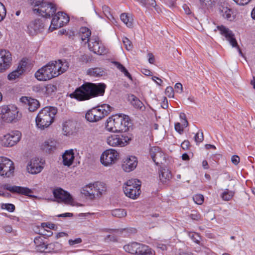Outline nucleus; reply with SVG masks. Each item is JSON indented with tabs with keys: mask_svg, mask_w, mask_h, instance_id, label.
<instances>
[{
	"mask_svg": "<svg viewBox=\"0 0 255 255\" xmlns=\"http://www.w3.org/2000/svg\"><path fill=\"white\" fill-rule=\"evenodd\" d=\"M43 162L41 159L37 157L31 158L26 165V171L31 174H37L43 169Z\"/></svg>",
	"mask_w": 255,
	"mask_h": 255,
	"instance_id": "nucleus-14",
	"label": "nucleus"
},
{
	"mask_svg": "<svg viewBox=\"0 0 255 255\" xmlns=\"http://www.w3.org/2000/svg\"><path fill=\"white\" fill-rule=\"evenodd\" d=\"M113 109L108 104L98 105L89 110L86 114L85 118L90 122H96L109 115Z\"/></svg>",
	"mask_w": 255,
	"mask_h": 255,
	"instance_id": "nucleus-4",
	"label": "nucleus"
},
{
	"mask_svg": "<svg viewBox=\"0 0 255 255\" xmlns=\"http://www.w3.org/2000/svg\"><path fill=\"white\" fill-rule=\"evenodd\" d=\"M137 243H132L128 245H126L124 247V249L126 252L131 254H136Z\"/></svg>",
	"mask_w": 255,
	"mask_h": 255,
	"instance_id": "nucleus-41",
	"label": "nucleus"
},
{
	"mask_svg": "<svg viewBox=\"0 0 255 255\" xmlns=\"http://www.w3.org/2000/svg\"><path fill=\"white\" fill-rule=\"evenodd\" d=\"M112 215L114 217L122 218L127 215V212L123 209H116L112 211Z\"/></svg>",
	"mask_w": 255,
	"mask_h": 255,
	"instance_id": "nucleus-43",
	"label": "nucleus"
},
{
	"mask_svg": "<svg viewBox=\"0 0 255 255\" xmlns=\"http://www.w3.org/2000/svg\"><path fill=\"white\" fill-rule=\"evenodd\" d=\"M20 101L27 105L28 110L30 112H34L39 107V102L36 100L27 97H22L20 98Z\"/></svg>",
	"mask_w": 255,
	"mask_h": 255,
	"instance_id": "nucleus-28",
	"label": "nucleus"
},
{
	"mask_svg": "<svg viewBox=\"0 0 255 255\" xmlns=\"http://www.w3.org/2000/svg\"><path fill=\"white\" fill-rule=\"evenodd\" d=\"M56 10L55 5L51 2H46L41 4L38 8H34L33 11L40 14L42 16L49 17L53 15Z\"/></svg>",
	"mask_w": 255,
	"mask_h": 255,
	"instance_id": "nucleus-17",
	"label": "nucleus"
},
{
	"mask_svg": "<svg viewBox=\"0 0 255 255\" xmlns=\"http://www.w3.org/2000/svg\"><path fill=\"white\" fill-rule=\"evenodd\" d=\"M75 128V124L72 120H67L63 123L62 129L65 135L72 134Z\"/></svg>",
	"mask_w": 255,
	"mask_h": 255,
	"instance_id": "nucleus-30",
	"label": "nucleus"
},
{
	"mask_svg": "<svg viewBox=\"0 0 255 255\" xmlns=\"http://www.w3.org/2000/svg\"><path fill=\"white\" fill-rule=\"evenodd\" d=\"M174 88L178 93H181L183 91L182 85L180 83H176Z\"/></svg>",
	"mask_w": 255,
	"mask_h": 255,
	"instance_id": "nucleus-62",
	"label": "nucleus"
},
{
	"mask_svg": "<svg viewBox=\"0 0 255 255\" xmlns=\"http://www.w3.org/2000/svg\"><path fill=\"white\" fill-rule=\"evenodd\" d=\"M152 159L156 165L161 163L163 161L165 160V156L164 153L162 151L161 148L154 156Z\"/></svg>",
	"mask_w": 255,
	"mask_h": 255,
	"instance_id": "nucleus-40",
	"label": "nucleus"
},
{
	"mask_svg": "<svg viewBox=\"0 0 255 255\" xmlns=\"http://www.w3.org/2000/svg\"><path fill=\"white\" fill-rule=\"evenodd\" d=\"M123 190L127 197L132 199H136L140 194V181L136 179L128 180L124 184Z\"/></svg>",
	"mask_w": 255,
	"mask_h": 255,
	"instance_id": "nucleus-6",
	"label": "nucleus"
},
{
	"mask_svg": "<svg viewBox=\"0 0 255 255\" xmlns=\"http://www.w3.org/2000/svg\"><path fill=\"white\" fill-rule=\"evenodd\" d=\"M193 200L198 205H201L204 202V196L201 194H196L193 197Z\"/></svg>",
	"mask_w": 255,
	"mask_h": 255,
	"instance_id": "nucleus-49",
	"label": "nucleus"
},
{
	"mask_svg": "<svg viewBox=\"0 0 255 255\" xmlns=\"http://www.w3.org/2000/svg\"><path fill=\"white\" fill-rule=\"evenodd\" d=\"M33 91L37 94L44 95V86L36 85L33 87Z\"/></svg>",
	"mask_w": 255,
	"mask_h": 255,
	"instance_id": "nucleus-47",
	"label": "nucleus"
},
{
	"mask_svg": "<svg viewBox=\"0 0 255 255\" xmlns=\"http://www.w3.org/2000/svg\"><path fill=\"white\" fill-rule=\"evenodd\" d=\"M3 189L10 191L11 193H16L19 194L29 196L32 193L31 189L27 187L11 186L8 184H5L2 185Z\"/></svg>",
	"mask_w": 255,
	"mask_h": 255,
	"instance_id": "nucleus-23",
	"label": "nucleus"
},
{
	"mask_svg": "<svg viewBox=\"0 0 255 255\" xmlns=\"http://www.w3.org/2000/svg\"><path fill=\"white\" fill-rule=\"evenodd\" d=\"M15 166L13 162L10 159L0 157V175L10 178L14 176Z\"/></svg>",
	"mask_w": 255,
	"mask_h": 255,
	"instance_id": "nucleus-8",
	"label": "nucleus"
},
{
	"mask_svg": "<svg viewBox=\"0 0 255 255\" xmlns=\"http://www.w3.org/2000/svg\"><path fill=\"white\" fill-rule=\"evenodd\" d=\"M160 149L159 147L157 146H153L151 147L149 150V154L150 155L151 158H152L156 154V153L159 151V150Z\"/></svg>",
	"mask_w": 255,
	"mask_h": 255,
	"instance_id": "nucleus-56",
	"label": "nucleus"
},
{
	"mask_svg": "<svg viewBox=\"0 0 255 255\" xmlns=\"http://www.w3.org/2000/svg\"><path fill=\"white\" fill-rule=\"evenodd\" d=\"M1 208L10 212H13L15 209L14 205L9 203L2 204Z\"/></svg>",
	"mask_w": 255,
	"mask_h": 255,
	"instance_id": "nucleus-52",
	"label": "nucleus"
},
{
	"mask_svg": "<svg viewBox=\"0 0 255 255\" xmlns=\"http://www.w3.org/2000/svg\"><path fill=\"white\" fill-rule=\"evenodd\" d=\"M217 30L219 31L220 33L225 37L226 39L229 41L233 47H238V43L235 35L232 30L223 25L217 26L215 29V31Z\"/></svg>",
	"mask_w": 255,
	"mask_h": 255,
	"instance_id": "nucleus-18",
	"label": "nucleus"
},
{
	"mask_svg": "<svg viewBox=\"0 0 255 255\" xmlns=\"http://www.w3.org/2000/svg\"><path fill=\"white\" fill-rule=\"evenodd\" d=\"M106 184L102 182L96 181L83 186L80 189V193L86 198L94 200L100 198L106 193Z\"/></svg>",
	"mask_w": 255,
	"mask_h": 255,
	"instance_id": "nucleus-2",
	"label": "nucleus"
},
{
	"mask_svg": "<svg viewBox=\"0 0 255 255\" xmlns=\"http://www.w3.org/2000/svg\"><path fill=\"white\" fill-rule=\"evenodd\" d=\"M189 237L191 238V239L196 243L199 244L200 237L199 234L196 233H190L189 234Z\"/></svg>",
	"mask_w": 255,
	"mask_h": 255,
	"instance_id": "nucleus-50",
	"label": "nucleus"
},
{
	"mask_svg": "<svg viewBox=\"0 0 255 255\" xmlns=\"http://www.w3.org/2000/svg\"><path fill=\"white\" fill-rule=\"evenodd\" d=\"M44 29V24L40 19H35L30 22L27 26V32L30 35H35L41 32Z\"/></svg>",
	"mask_w": 255,
	"mask_h": 255,
	"instance_id": "nucleus-21",
	"label": "nucleus"
},
{
	"mask_svg": "<svg viewBox=\"0 0 255 255\" xmlns=\"http://www.w3.org/2000/svg\"><path fill=\"white\" fill-rule=\"evenodd\" d=\"M102 10L105 16L109 20H111L113 18L112 15L111 14L110 8L109 6L104 5L102 6Z\"/></svg>",
	"mask_w": 255,
	"mask_h": 255,
	"instance_id": "nucleus-46",
	"label": "nucleus"
},
{
	"mask_svg": "<svg viewBox=\"0 0 255 255\" xmlns=\"http://www.w3.org/2000/svg\"><path fill=\"white\" fill-rule=\"evenodd\" d=\"M87 72L88 75L94 77H101L106 74L105 69L99 67L90 68L88 70Z\"/></svg>",
	"mask_w": 255,
	"mask_h": 255,
	"instance_id": "nucleus-36",
	"label": "nucleus"
},
{
	"mask_svg": "<svg viewBox=\"0 0 255 255\" xmlns=\"http://www.w3.org/2000/svg\"><path fill=\"white\" fill-rule=\"evenodd\" d=\"M82 242L80 238H77L74 239H70L68 240L69 245L70 246H75L77 244H81Z\"/></svg>",
	"mask_w": 255,
	"mask_h": 255,
	"instance_id": "nucleus-53",
	"label": "nucleus"
},
{
	"mask_svg": "<svg viewBox=\"0 0 255 255\" xmlns=\"http://www.w3.org/2000/svg\"><path fill=\"white\" fill-rule=\"evenodd\" d=\"M217 10L221 15L227 20L232 21L234 19L232 10L228 7L227 3H221L218 4Z\"/></svg>",
	"mask_w": 255,
	"mask_h": 255,
	"instance_id": "nucleus-24",
	"label": "nucleus"
},
{
	"mask_svg": "<svg viewBox=\"0 0 255 255\" xmlns=\"http://www.w3.org/2000/svg\"><path fill=\"white\" fill-rule=\"evenodd\" d=\"M21 133L18 130H12L0 137V144L5 147H10L16 145L21 138Z\"/></svg>",
	"mask_w": 255,
	"mask_h": 255,
	"instance_id": "nucleus-7",
	"label": "nucleus"
},
{
	"mask_svg": "<svg viewBox=\"0 0 255 255\" xmlns=\"http://www.w3.org/2000/svg\"><path fill=\"white\" fill-rule=\"evenodd\" d=\"M41 227L44 229L47 228L49 229H52L54 228L55 225L51 223H41Z\"/></svg>",
	"mask_w": 255,
	"mask_h": 255,
	"instance_id": "nucleus-61",
	"label": "nucleus"
},
{
	"mask_svg": "<svg viewBox=\"0 0 255 255\" xmlns=\"http://www.w3.org/2000/svg\"><path fill=\"white\" fill-rule=\"evenodd\" d=\"M137 162V159L135 156H129L124 160L122 165V168L125 172H130L136 168Z\"/></svg>",
	"mask_w": 255,
	"mask_h": 255,
	"instance_id": "nucleus-25",
	"label": "nucleus"
},
{
	"mask_svg": "<svg viewBox=\"0 0 255 255\" xmlns=\"http://www.w3.org/2000/svg\"><path fill=\"white\" fill-rule=\"evenodd\" d=\"M160 181L163 184H168L172 177L171 171L166 167H161L158 171Z\"/></svg>",
	"mask_w": 255,
	"mask_h": 255,
	"instance_id": "nucleus-27",
	"label": "nucleus"
},
{
	"mask_svg": "<svg viewBox=\"0 0 255 255\" xmlns=\"http://www.w3.org/2000/svg\"><path fill=\"white\" fill-rule=\"evenodd\" d=\"M136 254L146 255L151 254L150 249L146 245L137 243Z\"/></svg>",
	"mask_w": 255,
	"mask_h": 255,
	"instance_id": "nucleus-39",
	"label": "nucleus"
},
{
	"mask_svg": "<svg viewBox=\"0 0 255 255\" xmlns=\"http://www.w3.org/2000/svg\"><path fill=\"white\" fill-rule=\"evenodd\" d=\"M116 120V115H113L108 118L106 125V128L107 130L112 132H118Z\"/></svg>",
	"mask_w": 255,
	"mask_h": 255,
	"instance_id": "nucleus-33",
	"label": "nucleus"
},
{
	"mask_svg": "<svg viewBox=\"0 0 255 255\" xmlns=\"http://www.w3.org/2000/svg\"><path fill=\"white\" fill-rule=\"evenodd\" d=\"M190 217L193 220L198 221L200 219V215L197 212H194L190 215Z\"/></svg>",
	"mask_w": 255,
	"mask_h": 255,
	"instance_id": "nucleus-59",
	"label": "nucleus"
},
{
	"mask_svg": "<svg viewBox=\"0 0 255 255\" xmlns=\"http://www.w3.org/2000/svg\"><path fill=\"white\" fill-rule=\"evenodd\" d=\"M234 195V192L230 191L228 189L225 190V191L222 194L221 197L223 200L229 201L230 200Z\"/></svg>",
	"mask_w": 255,
	"mask_h": 255,
	"instance_id": "nucleus-44",
	"label": "nucleus"
},
{
	"mask_svg": "<svg viewBox=\"0 0 255 255\" xmlns=\"http://www.w3.org/2000/svg\"><path fill=\"white\" fill-rule=\"evenodd\" d=\"M156 6V3L155 0H145V5H143V6L149 8L151 7H155Z\"/></svg>",
	"mask_w": 255,
	"mask_h": 255,
	"instance_id": "nucleus-51",
	"label": "nucleus"
},
{
	"mask_svg": "<svg viewBox=\"0 0 255 255\" xmlns=\"http://www.w3.org/2000/svg\"><path fill=\"white\" fill-rule=\"evenodd\" d=\"M218 0H199L198 7L204 13H207L218 3Z\"/></svg>",
	"mask_w": 255,
	"mask_h": 255,
	"instance_id": "nucleus-26",
	"label": "nucleus"
},
{
	"mask_svg": "<svg viewBox=\"0 0 255 255\" xmlns=\"http://www.w3.org/2000/svg\"><path fill=\"white\" fill-rule=\"evenodd\" d=\"M5 15V8L3 4L0 2V21L3 19Z\"/></svg>",
	"mask_w": 255,
	"mask_h": 255,
	"instance_id": "nucleus-54",
	"label": "nucleus"
},
{
	"mask_svg": "<svg viewBox=\"0 0 255 255\" xmlns=\"http://www.w3.org/2000/svg\"><path fill=\"white\" fill-rule=\"evenodd\" d=\"M63 163L64 165L70 166L73 162L74 154L73 149L66 150L62 156Z\"/></svg>",
	"mask_w": 255,
	"mask_h": 255,
	"instance_id": "nucleus-29",
	"label": "nucleus"
},
{
	"mask_svg": "<svg viewBox=\"0 0 255 255\" xmlns=\"http://www.w3.org/2000/svg\"><path fill=\"white\" fill-rule=\"evenodd\" d=\"M70 97L80 101L91 99L90 92L87 89V84H84L81 87L76 89L74 92L70 94Z\"/></svg>",
	"mask_w": 255,
	"mask_h": 255,
	"instance_id": "nucleus-19",
	"label": "nucleus"
},
{
	"mask_svg": "<svg viewBox=\"0 0 255 255\" xmlns=\"http://www.w3.org/2000/svg\"><path fill=\"white\" fill-rule=\"evenodd\" d=\"M128 101L134 108L142 111L144 110L145 107L143 104L134 95H131L129 96Z\"/></svg>",
	"mask_w": 255,
	"mask_h": 255,
	"instance_id": "nucleus-34",
	"label": "nucleus"
},
{
	"mask_svg": "<svg viewBox=\"0 0 255 255\" xmlns=\"http://www.w3.org/2000/svg\"><path fill=\"white\" fill-rule=\"evenodd\" d=\"M87 89L90 92L91 98L95 97L102 96L104 95L106 85L103 83H87Z\"/></svg>",
	"mask_w": 255,
	"mask_h": 255,
	"instance_id": "nucleus-16",
	"label": "nucleus"
},
{
	"mask_svg": "<svg viewBox=\"0 0 255 255\" xmlns=\"http://www.w3.org/2000/svg\"><path fill=\"white\" fill-rule=\"evenodd\" d=\"M88 46L91 51L98 55H105L108 52V50L97 36L93 35L91 37Z\"/></svg>",
	"mask_w": 255,
	"mask_h": 255,
	"instance_id": "nucleus-10",
	"label": "nucleus"
},
{
	"mask_svg": "<svg viewBox=\"0 0 255 255\" xmlns=\"http://www.w3.org/2000/svg\"><path fill=\"white\" fill-rule=\"evenodd\" d=\"M27 62L25 60L22 59L19 62L16 69L10 72L7 75V79L12 81L19 78L24 72L27 66Z\"/></svg>",
	"mask_w": 255,
	"mask_h": 255,
	"instance_id": "nucleus-22",
	"label": "nucleus"
},
{
	"mask_svg": "<svg viewBox=\"0 0 255 255\" xmlns=\"http://www.w3.org/2000/svg\"><path fill=\"white\" fill-rule=\"evenodd\" d=\"M119 156V152L114 149L110 148L105 150L101 154V163L105 166H110L116 162Z\"/></svg>",
	"mask_w": 255,
	"mask_h": 255,
	"instance_id": "nucleus-11",
	"label": "nucleus"
},
{
	"mask_svg": "<svg viewBox=\"0 0 255 255\" xmlns=\"http://www.w3.org/2000/svg\"><path fill=\"white\" fill-rule=\"evenodd\" d=\"M130 138L122 134H111L107 137V144L113 147H124L129 143Z\"/></svg>",
	"mask_w": 255,
	"mask_h": 255,
	"instance_id": "nucleus-9",
	"label": "nucleus"
},
{
	"mask_svg": "<svg viewBox=\"0 0 255 255\" xmlns=\"http://www.w3.org/2000/svg\"><path fill=\"white\" fill-rule=\"evenodd\" d=\"M79 35L82 42L87 44L91 40V31L88 28L82 27L80 29Z\"/></svg>",
	"mask_w": 255,
	"mask_h": 255,
	"instance_id": "nucleus-31",
	"label": "nucleus"
},
{
	"mask_svg": "<svg viewBox=\"0 0 255 255\" xmlns=\"http://www.w3.org/2000/svg\"><path fill=\"white\" fill-rule=\"evenodd\" d=\"M182 148L184 150H187L190 146V142L188 140H184L181 145Z\"/></svg>",
	"mask_w": 255,
	"mask_h": 255,
	"instance_id": "nucleus-64",
	"label": "nucleus"
},
{
	"mask_svg": "<svg viewBox=\"0 0 255 255\" xmlns=\"http://www.w3.org/2000/svg\"><path fill=\"white\" fill-rule=\"evenodd\" d=\"M69 21L68 15L63 12H57L52 18L49 31L51 32L55 29L61 27Z\"/></svg>",
	"mask_w": 255,
	"mask_h": 255,
	"instance_id": "nucleus-12",
	"label": "nucleus"
},
{
	"mask_svg": "<svg viewBox=\"0 0 255 255\" xmlns=\"http://www.w3.org/2000/svg\"><path fill=\"white\" fill-rule=\"evenodd\" d=\"M57 90V87L53 84H47L44 86V95H50L53 93L56 92Z\"/></svg>",
	"mask_w": 255,
	"mask_h": 255,
	"instance_id": "nucleus-42",
	"label": "nucleus"
},
{
	"mask_svg": "<svg viewBox=\"0 0 255 255\" xmlns=\"http://www.w3.org/2000/svg\"><path fill=\"white\" fill-rule=\"evenodd\" d=\"M61 245L58 242L47 245L46 252L58 253L61 251Z\"/></svg>",
	"mask_w": 255,
	"mask_h": 255,
	"instance_id": "nucleus-37",
	"label": "nucleus"
},
{
	"mask_svg": "<svg viewBox=\"0 0 255 255\" xmlns=\"http://www.w3.org/2000/svg\"><path fill=\"white\" fill-rule=\"evenodd\" d=\"M57 110L51 107L43 108L38 114L36 118V124L40 129L48 127L54 121Z\"/></svg>",
	"mask_w": 255,
	"mask_h": 255,
	"instance_id": "nucleus-3",
	"label": "nucleus"
},
{
	"mask_svg": "<svg viewBox=\"0 0 255 255\" xmlns=\"http://www.w3.org/2000/svg\"><path fill=\"white\" fill-rule=\"evenodd\" d=\"M21 118L16 107L3 106L0 108V119L4 123H15Z\"/></svg>",
	"mask_w": 255,
	"mask_h": 255,
	"instance_id": "nucleus-5",
	"label": "nucleus"
},
{
	"mask_svg": "<svg viewBox=\"0 0 255 255\" xmlns=\"http://www.w3.org/2000/svg\"><path fill=\"white\" fill-rule=\"evenodd\" d=\"M35 249L39 252H44L46 250V246L44 239L42 237L37 236L34 239Z\"/></svg>",
	"mask_w": 255,
	"mask_h": 255,
	"instance_id": "nucleus-32",
	"label": "nucleus"
},
{
	"mask_svg": "<svg viewBox=\"0 0 255 255\" xmlns=\"http://www.w3.org/2000/svg\"><path fill=\"white\" fill-rule=\"evenodd\" d=\"M175 130L179 132V133H182L183 132L184 128L181 125V124L179 123H176L175 124Z\"/></svg>",
	"mask_w": 255,
	"mask_h": 255,
	"instance_id": "nucleus-57",
	"label": "nucleus"
},
{
	"mask_svg": "<svg viewBox=\"0 0 255 255\" xmlns=\"http://www.w3.org/2000/svg\"><path fill=\"white\" fill-rule=\"evenodd\" d=\"M112 63L114 65V66L119 71H120V72L124 74L125 76L127 77L130 80H132L131 75L123 65H122L121 63L117 61H114Z\"/></svg>",
	"mask_w": 255,
	"mask_h": 255,
	"instance_id": "nucleus-38",
	"label": "nucleus"
},
{
	"mask_svg": "<svg viewBox=\"0 0 255 255\" xmlns=\"http://www.w3.org/2000/svg\"><path fill=\"white\" fill-rule=\"evenodd\" d=\"M45 2H43V0H32V4L33 5L36 7L37 6L38 7H39L41 6V4L45 3Z\"/></svg>",
	"mask_w": 255,
	"mask_h": 255,
	"instance_id": "nucleus-63",
	"label": "nucleus"
},
{
	"mask_svg": "<svg viewBox=\"0 0 255 255\" xmlns=\"http://www.w3.org/2000/svg\"><path fill=\"white\" fill-rule=\"evenodd\" d=\"M116 126L118 132L127 131L130 126L129 117L125 115H116Z\"/></svg>",
	"mask_w": 255,
	"mask_h": 255,
	"instance_id": "nucleus-20",
	"label": "nucleus"
},
{
	"mask_svg": "<svg viewBox=\"0 0 255 255\" xmlns=\"http://www.w3.org/2000/svg\"><path fill=\"white\" fill-rule=\"evenodd\" d=\"M53 193L57 202L73 205V199L70 194L68 192L61 188H59L54 190Z\"/></svg>",
	"mask_w": 255,
	"mask_h": 255,
	"instance_id": "nucleus-13",
	"label": "nucleus"
},
{
	"mask_svg": "<svg viewBox=\"0 0 255 255\" xmlns=\"http://www.w3.org/2000/svg\"><path fill=\"white\" fill-rule=\"evenodd\" d=\"M121 20L129 28L133 26V17L130 13H123L120 15Z\"/></svg>",
	"mask_w": 255,
	"mask_h": 255,
	"instance_id": "nucleus-35",
	"label": "nucleus"
},
{
	"mask_svg": "<svg viewBox=\"0 0 255 255\" xmlns=\"http://www.w3.org/2000/svg\"><path fill=\"white\" fill-rule=\"evenodd\" d=\"M69 66L66 60L51 61L39 69L35 72V77L39 81L49 80L65 72Z\"/></svg>",
	"mask_w": 255,
	"mask_h": 255,
	"instance_id": "nucleus-1",
	"label": "nucleus"
},
{
	"mask_svg": "<svg viewBox=\"0 0 255 255\" xmlns=\"http://www.w3.org/2000/svg\"><path fill=\"white\" fill-rule=\"evenodd\" d=\"M165 93L166 95L169 98H173L174 97V90L171 86H168L166 88Z\"/></svg>",
	"mask_w": 255,
	"mask_h": 255,
	"instance_id": "nucleus-55",
	"label": "nucleus"
},
{
	"mask_svg": "<svg viewBox=\"0 0 255 255\" xmlns=\"http://www.w3.org/2000/svg\"><path fill=\"white\" fill-rule=\"evenodd\" d=\"M123 43L125 47V48L128 50L130 51L132 49V44L131 42L126 37H124L122 39Z\"/></svg>",
	"mask_w": 255,
	"mask_h": 255,
	"instance_id": "nucleus-45",
	"label": "nucleus"
},
{
	"mask_svg": "<svg viewBox=\"0 0 255 255\" xmlns=\"http://www.w3.org/2000/svg\"><path fill=\"white\" fill-rule=\"evenodd\" d=\"M204 139L203 133L202 130H199L194 136V140L198 144L202 142Z\"/></svg>",
	"mask_w": 255,
	"mask_h": 255,
	"instance_id": "nucleus-48",
	"label": "nucleus"
},
{
	"mask_svg": "<svg viewBox=\"0 0 255 255\" xmlns=\"http://www.w3.org/2000/svg\"><path fill=\"white\" fill-rule=\"evenodd\" d=\"M11 53L5 49H0V72L9 69L12 64Z\"/></svg>",
	"mask_w": 255,
	"mask_h": 255,
	"instance_id": "nucleus-15",
	"label": "nucleus"
},
{
	"mask_svg": "<svg viewBox=\"0 0 255 255\" xmlns=\"http://www.w3.org/2000/svg\"><path fill=\"white\" fill-rule=\"evenodd\" d=\"M231 161L234 164L237 165L239 163L240 159L238 155H235L232 156Z\"/></svg>",
	"mask_w": 255,
	"mask_h": 255,
	"instance_id": "nucleus-60",
	"label": "nucleus"
},
{
	"mask_svg": "<svg viewBox=\"0 0 255 255\" xmlns=\"http://www.w3.org/2000/svg\"><path fill=\"white\" fill-rule=\"evenodd\" d=\"M53 147L54 146L52 145H49L48 141H45L42 145L43 149L46 151H50L52 150Z\"/></svg>",
	"mask_w": 255,
	"mask_h": 255,
	"instance_id": "nucleus-58",
	"label": "nucleus"
}]
</instances>
